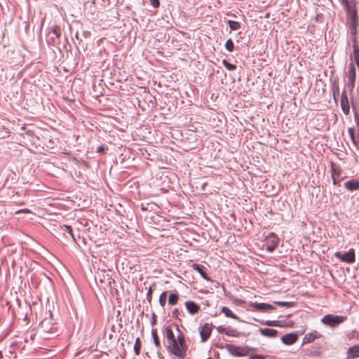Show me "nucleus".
I'll use <instances>...</instances> for the list:
<instances>
[{
	"instance_id": "f257e3e1",
	"label": "nucleus",
	"mask_w": 359,
	"mask_h": 359,
	"mask_svg": "<svg viewBox=\"0 0 359 359\" xmlns=\"http://www.w3.org/2000/svg\"><path fill=\"white\" fill-rule=\"evenodd\" d=\"M343 6L347 12V25L351 36H358V16L355 0H341Z\"/></svg>"
},
{
	"instance_id": "f03ea898",
	"label": "nucleus",
	"mask_w": 359,
	"mask_h": 359,
	"mask_svg": "<svg viewBox=\"0 0 359 359\" xmlns=\"http://www.w3.org/2000/svg\"><path fill=\"white\" fill-rule=\"evenodd\" d=\"M187 346L184 336L181 334L177 336L176 340L170 342L168 350L180 359H183L186 355Z\"/></svg>"
},
{
	"instance_id": "7ed1b4c3",
	"label": "nucleus",
	"mask_w": 359,
	"mask_h": 359,
	"mask_svg": "<svg viewBox=\"0 0 359 359\" xmlns=\"http://www.w3.org/2000/svg\"><path fill=\"white\" fill-rule=\"evenodd\" d=\"M346 319V317L345 316L327 314L322 318L321 322L325 325L334 327L342 323Z\"/></svg>"
},
{
	"instance_id": "20e7f679",
	"label": "nucleus",
	"mask_w": 359,
	"mask_h": 359,
	"mask_svg": "<svg viewBox=\"0 0 359 359\" xmlns=\"http://www.w3.org/2000/svg\"><path fill=\"white\" fill-rule=\"evenodd\" d=\"M334 256L341 260L342 262L352 264L355 260V250L351 248L349 251L344 255H342L340 252H337L334 253Z\"/></svg>"
},
{
	"instance_id": "39448f33",
	"label": "nucleus",
	"mask_w": 359,
	"mask_h": 359,
	"mask_svg": "<svg viewBox=\"0 0 359 359\" xmlns=\"http://www.w3.org/2000/svg\"><path fill=\"white\" fill-rule=\"evenodd\" d=\"M213 327L212 323H205L200 327L199 333L203 342L206 341L210 338Z\"/></svg>"
},
{
	"instance_id": "423d86ee",
	"label": "nucleus",
	"mask_w": 359,
	"mask_h": 359,
	"mask_svg": "<svg viewBox=\"0 0 359 359\" xmlns=\"http://www.w3.org/2000/svg\"><path fill=\"white\" fill-rule=\"evenodd\" d=\"M226 348L229 353L233 356H244L248 354L247 350L240 346L227 344Z\"/></svg>"
},
{
	"instance_id": "0eeeda50",
	"label": "nucleus",
	"mask_w": 359,
	"mask_h": 359,
	"mask_svg": "<svg viewBox=\"0 0 359 359\" xmlns=\"http://www.w3.org/2000/svg\"><path fill=\"white\" fill-rule=\"evenodd\" d=\"M278 245V236L273 233H271L269 236L266 238V249L272 252Z\"/></svg>"
},
{
	"instance_id": "6e6552de",
	"label": "nucleus",
	"mask_w": 359,
	"mask_h": 359,
	"mask_svg": "<svg viewBox=\"0 0 359 359\" xmlns=\"http://www.w3.org/2000/svg\"><path fill=\"white\" fill-rule=\"evenodd\" d=\"M61 35L60 27L58 25H54L51 28L48 36V43H54L55 39H59Z\"/></svg>"
},
{
	"instance_id": "1a4fd4ad",
	"label": "nucleus",
	"mask_w": 359,
	"mask_h": 359,
	"mask_svg": "<svg viewBox=\"0 0 359 359\" xmlns=\"http://www.w3.org/2000/svg\"><path fill=\"white\" fill-rule=\"evenodd\" d=\"M348 87L351 90H353L356 79V71L353 63L349 64V70L348 73Z\"/></svg>"
},
{
	"instance_id": "9d476101",
	"label": "nucleus",
	"mask_w": 359,
	"mask_h": 359,
	"mask_svg": "<svg viewBox=\"0 0 359 359\" xmlns=\"http://www.w3.org/2000/svg\"><path fill=\"white\" fill-rule=\"evenodd\" d=\"M217 331L219 333V334H224L229 337H239V332L230 327H225L222 325H219L218 327H217Z\"/></svg>"
},
{
	"instance_id": "9b49d317",
	"label": "nucleus",
	"mask_w": 359,
	"mask_h": 359,
	"mask_svg": "<svg viewBox=\"0 0 359 359\" xmlns=\"http://www.w3.org/2000/svg\"><path fill=\"white\" fill-rule=\"evenodd\" d=\"M323 335L316 330L312 331L305 334L303 338L302 344H306L313 342L316 339H320Z\"/></svg>"
},
{
	"instance_id": "f8f14e48",
	"label": "nucleus",
	"mask_w": 359,
	"mask_h": 359,
	"mask_svg": "<svg viewBox=\"0 0 359 359\" xmlns=\"http://www.w3.org/2000/svg\"><path fill=\"white\" fill-rule=\"evenodd\" d=\"M340 104L343 112L346 115H348L350 113V106L346 90H344L341 93Z\"/></svg>"
},
{
	"instance_id": "ddd939ff",
	"label": "nucleus",
	"mask_w": 359,
	"mask_h": 359,
	"mask_svg": "<svg viewBox=\"0 0 359 359\" xmlns=\"http://www.w3.org/2000/svg\"><path fill=\"white\" fill-rule=\"evenodd\" d=\"M251 307L256 311H267L274 309L273 306L266 303L254 302L251 304Z\"/></svg>"
},
{
	"instance_id": "4468645a",
	"label": "nucleus",
	"mask_w": 359,
	"mask_h": 359,
	"mask_svg": "<svg viewBox=\"0 0 359 359\" xmlns=\"http://www.w3.org/2000/svg\"><path fill=\"white\" fill-rule=\"evenodd\" d=\"M298 339V335L295 333L285 334L281 337L282 342L285 345H292Z\"/></svg>"
},
{
	"instance_id": "2eb2a0df",
	"label": "nucleus",
	"mask_w": 359,
	"mask_h": 359,
	"mask_svg": "<svg viewBox=\"0 0 359 359\" xmlns=\"http://www.w3.org/2000/svg\"><path fill=\"white\" fill-rule=\"evenodd\" d=\"M185 306L188 312L191 315L198 313L200 310V306L196 302L192 301L186 302Z\"/></svg>"
},
{
	"instance_id": "dca6fc26",
	"label": "nucleus",
	"mask_w": 359,
	"mask_h": 359,
	"mask_svg": "<svg viewBox=\"0 0 359 359\" xmlns=\"http://www.w3.org/2000/svg\"><path fill=\"white\" fill-rule=\"evenodd\" d=\"M359 357V345L349 348L346 352V359H353Z\"/></svg>"
},
{
	"instance_id": "f3484780",
	"label": "nucleus",
	"mask_w": 359,
	"mask_h": 359,
	"mask_svg": "<svg viewBox=\"0 0 359 359\" xmlns=\"http://www.w3.org/2000/svg\"><path fill=\"white\" fill-rule=\"evenodd\" d=\"M331 171H332V177L333 184H337V177H338L341 175V170L338 165H337L334 163H332Z\"/></svg>"
},
{
	"instance_id": "a211bd4d",
	"label": "nucleus",
	"mask_w": 359,
	"mask_h": 359,
	"mask_svg": "<svg viewBox=\"0 0 359 359\" xmlns=\"http://www.w3.org/2000/svg\"><path fill=\"white\" fill-rule=\"evenodd\" d=\"M344 187L349 191L358 190L359 181L355 180H351L344 183Z\"/></svg>"
},
{
	"instance_id": "6ab92c4d",
	"label": "nucleus",
	"mask_w": 359,
	"mask_h": 359,
	"mask_svg": "<svg viewBox=\"0 0 359 359\" xmlns=\"http://www.w3.org/2000/svg\"><path fill=\"white\" fill-rule=\"evenodd\" d=\"M259 331L263 336L269 337H274L278 334V331L276 330L270 328H260Z\"/></svg>"
},
{
	"instance_id": "aec40b11",
	"label": "nucleus",
	"mask_w": 359,
	"mask_h": 359,
	"mask_svg": "<svg viewBox=\"0 0 359 359\" xmlns=\"http://www.w3.org/2000/svg\"><path fill=\"white\" fill-rule=\"evenodd\" d=\"M191 267L195 270L197 272H198L200 273V275L205 279V280H209L210 278L208 276V275L206 274V273L205 272L204 269H205V267L203 266H201V265H199V264H193L191 265Z\"/></svg>"
},
{
	"instance_id": "412c9836",
	"label": "nucleus",
	"mask_w": 359,
	"mask_h": 359,
	"mask_svg": "<svg viewBox=\"0 0 359 359\" xmlns=\"http://www.w3.org/2000/svg\"><path fill=\"white\" fill-rule=\"evenodd\" d=\"M221 311L225 315L226 317L240 320V318L236 314H234L231 311V310H230L228 307L223 306L221 309Z\"/></svg>"
},
{
	"instance_id": "4be33fe9",
	"label": "nucleus",
	"mask_w": 359,
	"mask_h": 359,
	"mask_svg": "<svg viewBox=\"0 0 359 359\" xmlns=\"http://www.w3.org/2000/svg\"><path fill=\"white\" fill-rule=\"evenodd\" d=\"M165 334H166V337L167 339L170 341H173L175 340H176L177 339L175 338V335H174V333L172 332V330L171 329V327H167L165 328Z\"/></svg>"
},
{
	"instance_id": "5701e85b",
	"label": "nucleus",
	"mask_w": 359,
	"mask_h": 359,
	"mask_svg": "<svg viewBox=\"0 0 359 359\" xmlns=\"http://www.w3.org/2000/svg\"><path fill=\"white\" fill-rule=\"evenodd\" d=\"M179 300V296L177 294L172 293L169 295L168 298V304L170 305L174 306L177 304Z\"/></svg>"
},
{
	"instance_id": "b1692460",
	"label": "nucleus",
	"mask_w": 359,
	"mask_h": 359,
	"mask_svg": "<svg viewBox=\"0 0 359 359\" xmlns=\"http://www.w3.org/2000/svg\"><path fill=\"white\" fill-rule=\"evenodd\" d=\"M151 335H152V337H153V339H154V343L155 346L157 348L160 347V346H161L160 340L158 339L157 331H156V329H153L151 330Z\"/></svg>"
},
{
	"instance_id": "393cba45",
	"label": "nucleus",
	"mask_w": 359,
	"mask_h": 359,
	"mask_svg": "<svg viewBox=\"0 0 359 359\" xmlns=\"http://www.w3.org/2000/svg\"><path fill=\"white\" fill-rule=\"evenodd\" d=\"M141 346H142L141 341H140V338L137 337L135 339V345H134V351H135V353L136 355H140Z\"/></svg>"
},
{
	"instance_id": "a878e982",
	"label": "nucleus",
	"mask_w": 359,
	"mask_h": 359,
	"mask_svg": "<svg viewBox=\"0 0 359 359\" xmlns=\"http://www.w3.org/2000/svg\"><path fill=\"white\" fill-rule=\"evenodd\" d=\"M352 57L356 63L357 67L359 69V47L353 48V53L352 55Z\"/></svg>"
},
{
	"instance_id": "bb28decb",
	"label": "nucleus",
	"mask_w": 359,
	"mask_h": 359,
	"mask_svg": "<svg viewBox=\"0 0 359 359\" xmlns=\"http://www.w3.org/2000/svg\"><path fill=\"white\" fill-rule=\"evenodd\" d=\"M228 24L231 30H237L241 27L240 23L237 21L229 20Z\"/></svg>"
},
{
	"instance_id": "cd10ccee",
	"label": "nucleus",
	"mask_w": 359,
	"mask_h": 359,
	"mask_svg": "<svg viewBox=\"0 0 359 359\" xmlns=\"http://www.w3.org/2000/svg\"><path fill=\"white\" fill-rule=\"evenodd\" d=\"M167 292H163L159 297V304L162 307H164L166 303Z\"/></svg>"
},
{
	"instance_id": "c85d7f7f",
	"label": "nucleus",
	"mask_w": 359,
	"mask_h": 359,
	"mask_svg": "<svg viewBox=\"0 0 359 359\" xmlns=\"http://www.w3.org/2000/svg\"><path fill=\"white\" fill-rule=\"evenodd\" d=\"M225 48L229 52H232L233 50L234 45L232 39H229L226 41Z\"/></svg>"
},
{
	"instance_id": "c756f323",
	"label": "nucleus",
	"mask_w": 359,
	"mask_h": 359,
	"mask_svg": "<svg viewBox=\"0 0 359 359\" xmlns=\"http://www.w3.org/2000/svg\"><path fill=\"white\" fill-rule=\"evenodd\" d=\"M222 63L224 65V66L229 71H233L236 69V66L233 65V64H231L229 63V62H227L226 60H224L222 61Z\"/></svg>"
},
{
	"instance_id": "7c9ffc66",
	"label": "nucleus",
	"mask_w": 359,
	"mask_h": 359,
	"mask_svg": "<svg viewBox=\"0 0 359 359\" xmlns=\"http://www.w3.org/2000/svg\"><path fill=\"white\" fill-rule=\"evenodd\" d=\"M60 229H65L67 230V231L71 235L72 239L74 241H76L74 236L73 234V230H72V228L71 226H68V225L60 226Z\"/></svg>"
},
{
	"instance_id": "2f4dec72",
	"label": "nucleus",
	"mask_w": 359,
	"mask_h": 359,
	"mask_svg": "<svg viewBox=\"0 0 359 359\" xmlns=\"http://www.w3.org/2000/svg\"><path fill=\"white\" fill-rule=\"evenodd\" d=\"M348 133L350 135V137L353 142V143L356 145V141H355V131H354V129L353 128H349L348 129Z\"/></svg>"
},
{
	"instance_id": "473e14b6",
	"label": "nucleus",
	"mask_w": 359,
	"mask_h": 359,
	"mask_svg": "<svg viewBox=\"0 0 359 359\" xmlns=\"http://www.w3.org/2000/svg\"><path fill=\"white\" fill-rule=\"evenodd\" d=\"M275 304H276L278 306H286V307H291L293 306L292 302H276Z\"/></svg>"
},
{
	"instance_id": "72a5a7b5",
	"label": "nucleus",
	"mask_w": 359,
	"mask_h": 359,
	"mask_svg": "<svg viewBox=\"0 0 359 359\" xmlns=\"http://www.w3.org/2000/svg\"><path fill=\"white\" fill-rule=\"evenodd\" d=\"M263 325H266L268 326H279L278 321L277 320H266L264 323H262Z\"/></svg>"
},
{
	"instance_id": "f704fd0d",
	"label": "nucleus",
	"mask_w": 359,
	"mask_h": 359,
	"mask_svg": "<svg viewBox=\"0 0 359 359\" xmlns=\"http://www.w3.org/2000/svg\"><path fill=\"white\" fill-rule=\"evenodd\" d=\"M352 41H353V48H358L359 47V43H358V36H351Z\"/></svg>"
},
{
	"instance_id": "c9c22d12",
	"label": "nucleus",
	"mask_w": 359,
	"mask_h": 359,
	"mask_svg": "<svg viewBox=\"0 0 359 359\" xmlns=\"http://www.w3.org/2000/svg\"><path fill=\"white\" fill-rule=\"evenodd\" d=\"M151 4L154 8L159 7L160 2L158 0H150Z\"/></svg>"
},
{
	"instance_id": "e433bc0d",
	"label": "nucleus",
	"mask_w": 359,
	"mask_h": 359,
	"mask_svg": "<svg viewBox=\"0 0 359 359\" xmlns=\"http://www.w3.org/2000/svg\"><path fill=\"white\" fill-rule=\"evenodd\" d=\"M153 290L151 287H149L147 293V299L150 301L152 296Z\"/></svg>"
},
{
	"instance_id": "4c0bfd02",
	"label": "nucleus",
	"mask_w": 359,
	"mask_h": 359,
	"mask_svg": "<svg viewBox=\"0 0 359 359\" xmlns=\"http://www.w3.org/2000/svg\"><path fill=\"white\" fill-rule=\"evenodd\" d=\"M180 313V311L177 309L173 310L172 313V316L174 318H178V315Z\"/></svg>"
},
{
	"instance_id": "58836bf2",
	"label": "nucleus",
	"mask_w": 359,
	"mask_h": 359,
	"mask_svg": "<svg viewBox=\"0 0 359 359\" xmlns=\"http://www.w3.org/2000/svg\"><path fill=\"white\" fill-rule=\"evenodd\" d=\"M352 337H359V332H357V331H353L350 334H349V338H352Z\"/></svg>"
},
{
	"instance_id": "ea45409f",
	"label": "nucleus",
	"mask_w": 359,
	"mask_h": 359,
	"mask_svg": "<svg viewBox=\"0 0 359 359\" xmlns=\"http://www.w3.org/2000/svg\"><path fill=\"white\" fill-rule=\"evenodd\" d=\"M250 359H264L262 355H251Z\"/></svg>"
},
{
	"instance_id": "a19ab883",
	"label": "nucleus",
	"mask_w": 359,
	"mask_h": 359,
	"mask_svg": "<svg viewBox=\"0 0 359 359\" xmlns=\"http://www.w3.org/2000/svg\"><path fill=\"white\" fill-rule=\"evenodd\" d=\"M104 150H105V147H104L103 146H100L97 149V151L98 153H102L104 151Z\"/></svg>"
},
{
	"instance_id": "79ce46f5",
	"label": "nucleus",
	"mask_w": 359,
	"mask_h": 359,
	"mask_svg": "<svg viewBox=\"0 0 359 359\" xmlns=\"http://www.w3.org/2000/svg\"><path fill=\"white\" fill-rule=\"evenodd\" d=\"M20 212L29 213V212H30V210L28 209H24V210H20L18 212Z\"/></svg>"
},
{
	"instance_id": "37998d69",
	"label": "nucleus",
	"mask_w": 359,
	"mask_h": 359,
	"mask_svg": "<svg viewBox=\"0 0 359 359\" xmlns=\"http://www.w3.org/2000/svg\"><path fill=\"white\" fill-rule=\"evenodd\" d=\"M155 323H156V319H155V318H154L153 322H152V324H155Z\"/></svg>"
},
{
	"instance_id": "c03bdc74",
	"label": "nucleus",
	"mask_w": 359,
	"mask_h": 359,
	"mask_svg": "<svg viewBox=\"0 0 359 359\" xmlns=\"http://www.w3.org/2000/svg\"><path fill=\"white\" fill-rule=\"evenodd\" d=\"M3 357V355L1 353V352H0V358H1Z\"/></svg>"
},
{
	"instance_id": "a18cd8bd",
	"label": "nucleus",
	"mask_w": 359,
	"mask_h": 359,
	"mask_svg": "<svg viewBox=\"0 0 359 359\" xmlns=\"http://www.w3.org/2000/svg\"><path fill=\"white\" fill-rule=\"evenodd\" d=\"M339 87H337V91L338 93H339Z\"/></svg>"
}]
</instances>
